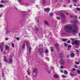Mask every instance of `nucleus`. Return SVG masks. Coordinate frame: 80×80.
I'll return each instance as SVG.
<instances>
[{
    "label": "nucleus",
    "mask_w": 80,
    "mask_h": 80,
    "mask_svg": "<svg viewBox=\"0 0 80 80\" xmlns=\"http://www.w3.org/2000/svg\"><path fill=\"white\" fill-rule=\"evenodd\" d=\"M73 27H72L69 25L65 26L64 27V30L68 33H76L77 30V27L75 23H77V21L75 20L73 21Z\"/></svg>",
    "instance_id": "1"
},
{
    "label": "nucleus",
    "mask_w": 80,
    "mask_h": 80,
    "mask_svg": "<svg viewBox=\"0 0 80 80\" xmlns=\"http://www.w3.org/2000/svg\"><path fill=\"white\" fill-rule=\"evenodd\" d=\"M32 75L34 77H36L37 75V69L35 68L33 69Z\"/></svg>",
    "instance_id": "2"
},
{
    "label": "nucleus",
    "mask_w": 80,
    "mask_h": 80,
    "mask_svg": "<svg viewBox=\"0 0 80 80\" xmlns=\"http://www.w3.org/2000/svg\"><path fill=\"white\" fill-rule=\"evenodd\" d=\"M26 45L27 46V50H29V52L30 53V52H31V50H32V49L31 48V47L30 46H28V42H26Z\"/></svg>",
    "instance_id": "3"
},
{
    "label": "nucleus",
    "mask_w": 80,
    "mask_h": 80,
    "mask_svg": "<svg viewBox=\"0 0 80 80\" xmlns=\"http://www.w3.org/2000/svg\"><path fill=\"white\" fill-rule=\"evenodd\" d=\"M38 52L41 55H42L43 54V49L42 48H40L39 49Z\"/></svg>",
    "instance_id": "4"
},
{
    "label": "nucleus",
    "mask_w": 80,
    "mask_h": 80,
    "mask_svg": "<svg viewBox=\"0 0 80 80\" xmlns=\"http://www.w3.org/2000/svg\"><path fill=\"white\" fill-rule=\"evenodd\" d=\"M74 42L75 45H77V46H79V44L80 43V42H79V41H78L75 40Z\"/></svg>",
    "instance_id": "5"
},
{
    "label": "nucleus",
    "mask_w": 80,
    "mask_h": 80,
    "mask_svg": "<svg viewBox=\"0 0 80 80\" xmlns=\"http://www.w3.org/2000/svg\"><path fill=\"white\" fill-rule=\"evenodd\" d=\"M65 63V62L63 59H62L61 60V64L62 65H64Z\"/></svg>",
    "instance_id": "6"
},
{
    "label": "nucleus",
    "mask_w": 80,
    "mask_h": 80,
    "mask_svg": "<svg viewBox=\"0 0 80 80\" xmlns=\"http://www.w3.org/2000/svg\"><path fill=\"white\" fill-rule=\"evenodd\" d=\"M5 49L6 50H9V49H10V46L7 45L6 44L5 45Z\"/></svg>",
    "instance_id": "7"
},
{
    "label": "nucleus",
    "mask_w": 80,
    "mask_h": 80,
    "mask_svg": "<svg viewBox=\"0 0 80 80\" xmlns=\"http://www.w3.org/2000/svg\"><path fill=\"white\" fill-rule=\"evenodd\" d=\"M44 23L45 25H48V26H50V24L47 21L45 20L44 21Z\"/></svg>",
    "instance_id": "8"
},
{
    "label": "nucleus",
    "mask_w": 80,
    "mask_h": 80,
    "mask_svg": "<svg viewBox=\"0 0 80 80\" xmlns=\"http://www.w3.org/2000/svg\"><path fill=\"white\" fill-rule=\"evenodd\" d=\"M55 45L57 49L58 50V48H59V46L58 45V44L56 43L55 44Z\"/></svg>",
    "instance_id": "9"
},
{
    "label": "nucleus",
    "mask_w": 80,
    "mask_h": 80,
    "mask_svg": "<svg viewBox=\"0 0 80 80\" xmlns=\"http://www.w3.org/2000/svg\"><path fill=\"white\" fill-rule=\"evenodd\" d=\"M44 10L45 12H48L50 11V9L49 8H46L44 9Z\"/></svg>",
    "instance_id": "10"
},
{
    "label": "nucleus",
    "mask_w": 80,
    "mask_h": 80,
    "mask_svg": "<svg viewBox=\"0 0 80 80\" xmlns=\"http://www.w3.org/2000/svg\"><path fill=\"white\" fill-rule=\"evenodd\" d=\"M4 57V61L5 62H8V60H7V58H6V57L5 56H3Z\"/></svg>",
    "instance_id": "11"
},
{
    "label": "nucleus",
    "mask_w": 80,
    "mask_h": 80,
    "mask_svg": "<svg viewBox=\"0 0 80 80\" xmlns=\"http://www.w3.org/2000/svg\"><path fill=\"white\" fill-rule=\"evenodd\" d=\"M60 16H61V17L62 18H65V16L63 15V14H60Z\"/></svg>",
    "instance_id": "12"
},
{
    "label": "nucleus",
    "mask_w": 80,
    "mask_h": 80,
    "mask_svg": "<svg viewBox=\"0 0 80 80\" xmlns=\"http://www.w3.org/2000/svg\"><path fill=\"white\" fill-rule=\"evenodd\" d=\"M63 54H60L59 55V58H63Z\"/></svg>",
    "instance_id": "13"
},
{
    "label": "nucleus",
    "mask_w": 80,
    "mask_h": 80,
    "mask_svg": "<svg viewBox=\"0 0 80 80\" xmlns=\"http://www.w3.org/2000/svg\"><path fill=\"white\" fill-rule=\"evenodd\" d=\"M54 77L55 78H58V76L57 74H54Z\"/></svg>",
    "instance_id": "14"
},
{
    "label": "nucleus",
    "mask_w": 80,
    "mask_h": 80,
    "mask_svg": "<svg viewBox=\"0 0 80 80\" xmlns=\"http://www.w3.org/2000/svg\"><path fill=\"white\" fill-rule=\"evenodd\" d=\"M45 3H46V1L45 0H42V4H45Z\"/></svg>",
    "instance_id": "15"
},
{
    "label": "nucleus",
    "mask_w": 80,
    "mask_h": 80,
    "mask_svg": "<svg viewBox=\"0 0 80 80\" xmlns=\"http://www.w3.org/2000/svg\"><path fill=\"white\" fill-rule=\"evenodd\" d=\"M12 62H13V59L12 58H10L9 59V63H12Z\"/></svg>",
    "instance_id": "16"
},
{
    "label": "nucleus",
    "mask_w": 80,
    "mask_h": 80,
    "mask_svg": "<svg viewBox=\"0 0 80 80\" xmlns=\"http://www.w3.org/2000/svg\"><path fill=\"white\" fill-rule=\"evenodd\" d=\"M70 56L71 58H73V56H74V53H72L70 54Z\"/></svg>",
    "instance_id": "17"
},
{
    "label": "nucleus",
    "mask_w": 80,
    "mask_h": 80,
    "mask_svg": "<svg viewBox=\"0 0 80 80\" xmlns=\"http://www.w3.org/2000/svg\"><path fill=\"white\" fill-rule=\"evenodd\" d=\"M64 74H66V75H67L68 74V72L67 70H64Z\"/></svg>",
    "instance_id": "18"
},
{
    "label": "nucleus",
    "mask_w": 80,
    "mask_h": 80,
    "mask_svg": "<svg viewBox=\"0 0 80 80\" xmlns=\"http://www.w3.org/2000/svg\"><path fill=\"white\" fill-rule=\"evenodd\" d=\"M25 43H24L23 44V45L22 46V49H23V48H25Z\"/></svg>",
    "instance_id": "19"
},
{
    "label": "nucleus",
    "mask_w": 80,
    "mask_h": 80,
    "mask_svg": "<svg viewBox=\"0 0 80 80\" xmlns=\"http://www.w3.org/2000/svg\"><path fill=\"white\" fill-rule=\"evenodd\" d=\"M0 48H1V51L2 52H3V48H2V46H0Z\"/></svg>",
    "instance_id": "20"
},
{
    "label": "nucleus",
    "mask_w": 80,
    "mask_h": 80,
    "mask_svg": "<svg viewBox=\"0 0 80 80\" xmlns=\"http://www.w3.org/2000/svg\"><path fill=\"white\" fill-rule=\"evenodd\" d=\"M48 52V51L47 50V49H46L45 50V53H47Z\"/></svg>",
    "instance_id": "21"
},
{
    "label": "nucleus",
    "mask_w": 80,
    "mask_h": 80,
    "mask_svg": "<svg viewBox=\"0 0 80 80\" xmlns=\"http://www.w3.org/2000/svg\"><path fill=\"white\" fill-rule=\"evenodd\" d=\"M53 15V12L51 13L50 14V15L51 17H52Z\"/></svg>",
    "instance_id": "22"
},
{
    "label": "nucleus",
    "mask_w": 80,
    "mask_h": 80,
    "mask_svg": "<svg viewBox=\"0 0 80 80\" xmlns=\"http://www.w3.org/2000/svg\"><path fill=\"white\" fill-rule=\"evenodd\" d=\"M62 77H63V78H67V76H65L64 75H62Z\"/></svg>",
    "instance_id": "23"
},
{
    "label": "nucleus",
    "mask_w": 80,
    "mask_h": 80,
    "mask_svg": "<svg viewBox=\"0 0 80 80\" xmlns=\"http://www.w3.org/2000/svg\"><path fill=\"white\" fill-rule=\"evenodd\" d=\"M77 10V11H80V8H76Z\"/></svg>",
    "instance_id": "24"
},
{
    "label": "nucleus",
    "mask_w": 80,
    "mask_h": 80,
    "mask_svg": "<svg viewBox=\"0 0 80 80\" xmlns=\"http://www.w3.org/2000/svg\"><path fill=\"white\" fill-rule=\"evenodd\" d=\"M3 7H4V5H3L2 4H0V8H2Z\"/></svg>",
    "instance_id": "25"
},
{
    "label": "nucleus",
    "mask_w": 80,
    "mask_h": 80,
    "mask_svg": "<svg viewBox=\"0 0 80 80\" xmlns=\"http://www.w3.org/2000/svg\"><path fill=\"white\" fill-rule=\"evenodd\" d=\"M77 72V73H78L79 74H80V71L79 70H78Z\"/></svg>",
    "instance_id": "26"
},
{
    "label": "nucleus",
    "mask_w": 80,
    "mask_h": 80,
    "mask_svg": "<svg viewBox=\"0 0 80 80\" xmlns=\"http://www.w3.org/2000/svg\"><path fill=\"white\" fill-rule=\"evenodd\" d=\"M16 39L17 40H20V38L18 37H17L16 38Z\"/></svg>",
    "instance_id": "27"
},
{
    "label": "nucleus",
    "mask_w": 80,
    "mask_h": 80,
    "mask_svg": "<svg viewBox=\"0 0 80 80\" xmlns=\"http://www.w3.org/2000/svg\"><path fill=\"white\" fill-rule=\"evenodd\" d=\"M12 47H13V48H14V47H15L14 44L13 43H12Z\"/></svg>",
    "instance_id": "28"
},
{
    "label": "nucleus",
    "mask_w": 80,
    "mask_h": 80,
    "mask_svg": "<svg viewBox=\"0 0 80 80\" xmlns=\"http://www.w3.org/2000/svg\"><path fill=\"white\" fill-rule=\"evenodd\" d=\"M1 3H5V1L2 0L1 1Z\"/></svg>",
    "instance_id": "29"
},
{
    "label": "nucleus",
    "mask_w": 80,
    "mask_h": 80,
    "mask_svg": "<svg viewBox=\"0 0 80 80\" xmlns=\"http://www.w3.org/2000/svg\"><path fill=\"white\" fill-rule=\"evenodd\" d=\"M64 44L65 47H67V46H68V44H67L64 43Z\"/></svg>",
    "instance_id": "30"
},
{
    "label": "nucleus",
    "mask_w": 80,
    "mask_h": 80,
    "mask_svg": "<svg viewBox=\"0 0 80 80\" xmlns=\"http://www.w3.org/2000/svg\"><path fill=\"white\" fill-rule=\"evenodd\" d=\"M51 52H52L53 51V48H51Z\"/></svg>",
    "instance_id": "31"
},
{
    "label": "nucleus",
    "mask_w": 80,
    "mask_h": 80,
    "mask_svg": "<svg viewBox=\"0 0 80 80\" xmlns=\"http://www.w3.org/2000/svg\"><path fill=\"white\" fill-rule=\"evenodd\" d=\"M70 75L71 76V77H73V76H74V75H73L72 73H70Z\"/></svg>",
    "instance_id": "32"
},
{
    "label": "nucleus",
    "mask_w": 80,
    "mask_h": 80,
    "mask_svg": "<svg viewBox=\"0 0 80 80\" xmlns=\"http://www.w3.org/2000/svg\"><path fill=\"white\" fill-rule=\"evenodd\" d=\"M79 64H80V63H79V62H76V64H77V65H79Z\"/></svg>",
    "instance_id": "33"
},
{
    "label": "nucleus",
    "mask_w": 80,
    "mask_h": 80,
    "mask_svg": "<svg viewBox=\"0 0 80 80\" xmlns=\"http://www.w3.org/2000/svg\"><path fill=\"white\" fill-rule=\"evenodd\" d=\"M56 18L58 20H60V18L59 17H56Z\"/></svg>",
    "instance_id": "34"
},
{
    "label": "nucleus",
    "mask_w": 80,
    "mask_h": 80,
    "mask_svg": "<svg viewBox=\"0 0 80 80\" xmlns=\"http://www.w3.org/2000/svg\"><path fill=\"white\" fill-rule=\"evenodd\" d=\"M68 48H71V47H72V46L71 45L68 46Z\"/></svg>",
    "instance_id": "35"
},
{
    "label": "nucleus",
    "mask_w": 80,
    "mask_h": 80,
    "mask_svg": "<svg viewBox=\"0 0 80 80\" xmlns=\"http://www.w3.org/2000/svg\"><path fill=\"white\" fill-rule=\"evenodd\" d=\"M8 2V0H5V3H7V2Z\"/></svg>",
    "instance_id": "36"
},
{
    "label": "nucleus",
    "mask_w": 80,
    "mask_h": 80,
    "mask_svg": "<svg viewBox=\"0 0 80 80\" xmlns=\"http://www.w3.org/2000/svg\"><path fill=\"white\" fill-rule=\"evenodd\" d=\"M46 59H47V60H48V61H49V58H48V57H46Z\"/></svg>",
    "instance_id": "37"
},
{
    "label": "nucleus",
    "mask_w": 80,
    "mask_h": 80,
    "mask_svg": "<svg viewBox=\"0 0 80 80\" xmlns=\"http://www.w3.org/2000/svg\"><path fill=\"white\" fill-rule=\"evenodd\" d=\"M62 40H63V41L64 42H65V41H67V39H62Z\"/></svg>",
    "instance_id": "38"
},
{
    "label": "nucleus",
    "mask_w": 80,
    "mask_h": 80,
    "mask_svg": "<svg viewBox=\"0 0 80 80\" xmlns=\"http://www.w3.org/2000/svg\"><path fill=\"white\" fill-rule=\"evenodd\" d=\"M74 68H78V67H77V65H75Z\"/></svg>",
    "instance_id": "39"
},
{
    "label": "nucleus",
    "mask_w": 80,
    "mask_h": 80,
    "mask_svg": "<svg viewBox=\"0 0 80 80\" xmlns=\"http://www.w3.org/2000/svg\"><path fill=\"white\" fill-rule=\"evenodd\" d=\"M78 0H73V2H77Z\"/></svg>",
    "instance_id": "40"
},
{
    "label": "nucleus",
    "mask_w": 80,
    "mask_h": 80,
    "mask_svg": "<svg viewBox=\"0 0 80 80\" xmlns=\"http://www.w3.org/2000/svg\"><path fill=\"white\" fill-rule=\"evenodd\" d=\"M71 40H72V41H74L75 39H74L71 38Z\"/></svg>",
    "instance_id": "41"
},
{
    "label": "nucleus",
    "mask_w": 80,
    "mask_h": 80,
    "mask_svg": "<svg viewBox=\"0 0 80 80\" xmlns=\"http://www.w3.org/2000/svg\"><path fill=\"white\" fill-rule=\"evenodd\" d=\"M67 43H70V41H68Z\"/></svg>",
    "instance_id": "42"
},
{
    "label": "nucleus",
    "mask_w": 80,
    "mask_h": 80,
    "mask_svg": "<svg viewBox=\"0 0 80 80\" xmlns=\"http://www.w3.org/2000/svg\"><path fill=\"white\" fill-rule=\"evenodd\" d=\"M60 68H63V66H62L60 67Z\"/></svg>",
    "instance_id": "43"
},
{
    "label": "nucleus",
    "mask_w": 80,
    "mask_h": 80,
    "mask_svg": "<svg viewBox=\"0 0 80 80\" xmlns=\"http://www.w3.org/2000/svg\"><path fill=\"white\" fill-rule=\"evenodd\" d=\"M38 28H36V31H38Z\"/></svg>",
    "instance_id": "44"
},
{
    "label": "nucleus",
    "mask_w": 80,
    "mask_h": 80,
    "mask_svg": "<svg viewBox=\"0 0 80 80\" xmlns=\"http://www.w3.org/2000/svg\"><path fill=\"white\" fill-rule=\"evenodd\" d=\"M72 70L73 71H75V69L74 68H72Z\"/></svg>",
    "instance_id": "45"
},
{
    "label": "nucleus",
    "mask_w": 80,
    "mask_h": 80,
    "mask_svg": "<svg viewBox=\"0 0 80 80\" xmlns=\"http://www.w3.org/2000/svg\"><path fill=\"white\" fill-rule=\"evenodd\" d=\"M48 73H49V74H50V72L49 71H48Z\"/></svg>",
    "instance_id": "46"
},
{
    "label": "nucleus",
    "mask_w": 80,
    "mask_h": 80,
    "mask_svg": "<svg viewBox=\"0 0 80 80\" xmlns=\"http://www.w3.org/2000/svg\"><path fill=\"white\" fill-rule=\"evenodd\" d=\"M18 1L19 2H22V0H18Z\"/></svg>",
    "instance_id": "47"
},
{
    "label": "nucleus",
    "mask_w": 80,
    "mask_h": 80,
    "mask_svg": "<svg viewBox=\"0 0 80 80\" xmlns=\"http://www.w3.org/2000/svg\"><path fill=\"white\" fill-rule=\"evenodd\" d=\"M27 72H28V75H30V73H29V72H28V71Z\"/></svg>",
    "instance_id": "48"
},
{
    "label": "nucleus",
    "mask_w": 80,
    "mask_h": 80,
    "mask_svg": "<svg viewBox=\"0 0 80 80\" xmlns=\"http://www.w3.org/2000/svg\"><path fill=\"white\" fill-rule=\"evenodd\" d=\"M74 44H75V43H74V42L72 43V45H74Z\"/></svg>",
    "instance_id": "49"
},
{
    "label": "nucleus",
    "mask_w": 80,
    "mask_h": 80,
    "mask_svg": "<svg viewBox=\"0 0 80 80\" xmlns=\"http://www.w3.org/2000/svg\"><path fill=\"white\" fill-rule=\"evenodd\" d=\"M5 40H8V38H6Z\"/></svg>",
    "instance_id": "50"
},
{
    "label": "nucleus",
    "mask_w": 80,
    "mask_h": 80,
    "mask_svg": "<svg viewBox=\"0 0 80 80\" xmlns=\"http://www.w3.org/2000/svg\"><path fill=\"white\" fill-rule=\"evenodd\" d=\"M67 50H70V49L69 48H68Z\"/></svg>",
    "instance_id": "51"
},
{
    "label": "nucleus",
    "mask_w": 80,
    "mask_h": 80,
    "mask_svg": "<svg viewBox=\"0 0 80 80\" xmlns=\"http://www.w3.org/2000/svg\"><path fill=\"white\" fill-rule=\"evenodd\" d=\"M67 58H69V55H68L67 56Z\"/></svg>",
    "instance_id": "52"
},
{
    "label": "nucleus",
    "mask_w": 80,
    "mask_h": 80,
    "mask_svg": "<svg viewBox=\"0 0 80 80\" xmlns=\"http://www.w3.org/2000/svg\"><path fill=\"white\" fill-rule=\"evenodd\" d=\"M76 52H77V53H78V50H76Z\"/></svg>",
    "instance_id": "53"
},
{
    "label": "nucleus",
    "mask_w": 80,
    "mask_h": 80,
    "mask_svg": "<svg viewBox=\"0 0 80 80\" xmlns=\"http://www.w3.org/2000/svg\"><path fill=\"white\" fill-rule=\"evenodd\" d=\"M0 65H2V63H1V62H0Z\"/></svg>",
    "instance_id": "54"
},
{
    "label": "nucleus",
    "mask_w": 80,
    "mask_h": 80,
    "mask_svg": "<svg viewBox=\"0 0 80 80\" xmlns=\"http://www.w3.org/2000/svg\"><path fill=\"white\" fill-rule=\"evenodd\" d=\"M78 35L79 36V37H80V33H78Z\"/></svg>",
    "instance_id": "55"
},
{
    "label": "nucleus",
    "mask_w": 80,
    "mask_h": 80,
    "mask_svg": "<svg viewBox=\"0 0 80 80\" xmlns=\"http://www.w3.org/2000/svg\"><path fill=\"white\" fill-rule=\"evenodd\" d=\"M72 6H70V8H72Z\"/></svg>",
    "instance_id": "56"
},
{
    "label": "nucleus",
    "mask_w": 80,
    "mask_h": 80,
    "mask_svg": "<svg viewBox=\"0 0 80 80\" xmlns=\"http://www.w3.org/2000/svg\"><path fill=\"white\" fill-rule=\"evenodd\" d=\"M74 6H77V5L76 4H74Z\"/></svg>",
    "instance_id": "57"
},
{
    "label": "nucleus",
    "mask_w": 80,
    "mask_h": 80,
    "mask_svg": "<svg viewBox=\"0 0 80 80\" xmlns=\"http://www.w3.org/2000/svg\"><path fill=\"white\" fill-rule=\"evenodd\" d=\"M61 72L63 73V71H61Z\"/></svg>",
    "instance_id": "58"
},
{
    "label": "nucleus",
    "mask_w": 80,
    "mask_h": 80,
    "mask_svg": "<svg viewBox=\"0 0 80 80\" xmlns=\"http://www.w3.org/2000/svg\"><path fill=\"white\" fill-rule=\"evenodd\" d=\"M78 18L80 19V16H79V17H78Z\"/></svg>",
    "instance_id": "59"
},
{
    "label": "nucleus",
    "mask_w": 80,
    "mask_h": 80,
    "mask_svg": "<svg viewBox=\"0 0 80 80\" xmlns=\"http://www.w3.org/2000/svg\"><path fill=\"white\" fill-rule=\"evenodd\" d=\"M68 2H70V1H69Z\"/></svg>",
    "instance_id": "60"
},
{
    "label": "nucleus",
    "mask_w": 80,
    "mask_h": 80,
    "mask_svg": "<svg viewBox=\"0 0 80 80\" xmlns=\"http://www.w3.org/2000/svg\"><path fill=\"white\" fill-rule=\"evenodd\" d=\"M6 33H7V31L6 32Z\"/></svg>",
    "instance_id": "61"
},
{
    "label": "nucleus",
    "mask_w": 80,
    "mask_h": 80,
    "mask_svg": "<svg viewBox=\"0 0 80 80\" xmlns=\"http://www.w3.org/2000/svg\"><path fill=\"white\" fill-rule=\"evenodd\" d=\"M39 46H40V44L39 45Z\"/></svg>",
    "instance_id": "62"
},
{
    "label": "nucleus",
    "mask_w": 80,
    "mask_h": 80,
    "mask_svg": "<svg viewBox=\"0 0 80 80\" xmlns=\"http://www.w3.org/2000/svg\"><path fill=\"white\" fill-rule=\"evenodd\" d=\"M3 75H4V73H3Z\"/></svg>",
    "instance_id": "63"
}]
</instances>
